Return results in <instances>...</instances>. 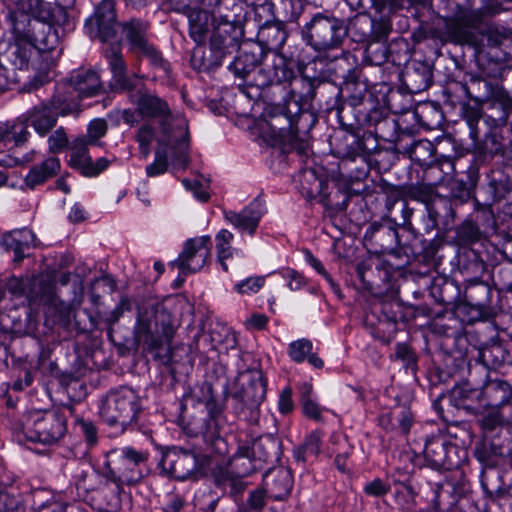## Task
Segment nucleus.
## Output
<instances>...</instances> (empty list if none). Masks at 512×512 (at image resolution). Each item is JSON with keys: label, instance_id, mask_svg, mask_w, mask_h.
<instances>
[{"label": "nucleus", "instance_id": "2eb2a0df", "mask_svg": "<svg viewBox=\"0 0 512 512\" xmlns=\"http://www.w3.org/2000/svg\"><path fill=\"white\" fill-rule=\"evenodd\" d=\"M148 26L140 20H131L123 26V31L130 44V49L149 57L153 63L163 62L161 54L149 44L146 33Z\"/></svg>", "mask_w": 512, "mask_h": 512}, {"label": "nucleus", "instance_id": "680f3d73", "mask_svg": "<svg viewBox=\"0 0 512 512\" xmlns=\"http://www.w3.org/2000/svg\"><path fill=\"white\" fill-rule=\"evenodd\" d=\"M9 146L16 145V138L14 136L13 122L4 123L0 125V145Z\"/></svg>", "mask_w": 512, "mask_h": 512}, {"label": "nucleus", "instance_id": "de8ad7c7", "mask_svg": "<svg viewBox=\"0 0 512 512\" xmlns=\"http://www.w3.org/2000/svg\"><path fill=\"white\" fill-rule=\"evenodd\" d=\"M107 132V123L103 119L92 120L87 129V137H84L89 145H95L99 138Z\"/></svg>", "mask_w": 512, "mask_h": 512}, {"label": "nucleus", "instance_id": "2f4dec72", "mask_svg": "<svg viewBox=\"0 0 512 512\" xmlns=\"http://www.w3.org/2000/svg\"><path fill=\"white\" fill-rule=\"evenodd\" d=\"M17 9L33 18L44 21L50 17V10L48 4L43 0H17Z\"/></svg>", "mask_w": 512, "mask_h": 512}, {"label": "nucleus", "instance_id": "7ed1b4c3", "mask_svg": "<svg viewBox=\"0 0 512 512\" xmlns=\"http://www.w3.org/2000/svg\"><path fill=\"white\" fill-rule=\"evenodd\" d=\"M67 430L66 418L55 411L34 410L26 413L14 427L19 443L37 442L53 445L60 441Z\"/></svg>", "mask_w": 512, "mask_h": 512}, {"label": "nucleus", "instance_id": "e2e57ef3", "mask_svg": "<svg viewBox=\"0 0 512 512\" xmlns=\"http://www.w3.org/2000/svg\"><path fill=\"white\" fill-rule=\"evenodd\" d=\"M207 28L203 24H198L193 22L192 19H190V28L189 33L191 38L197 43L201 44L205 41Z\"/></svg>", "mask_w": 512, "mask_h": 512}, {"label": "nucleus", "instance_id": "c03bdc74", "mask_svg": "<svg viewBox=\"0 0 512 512\" xmlns=\"http://www.w3.org/2000/svg\"><path fill=\"white\" fill-rule=\"evenodd\" d=\"M69 140L63 127H59L48 137V148L51 153H59L68 146Z\"/></svg>", "mask_w": 512, "mask_h": 512}, {"label": "nucleus", "instance_id": "e433bc0d", "mask_svg": "<svg viewBox=\"0 0 512 512\" xmlns=\"http://www.w3.org/2000/svg\"><path fill=\"white\" fill-rule=\"evenodd\" d=\"M376 41L370 42L365 49V58L372 65H381L386 62L388 50L384 42L379 41L380 36H375Z\"/></svg>", "mask_w": 512, "mask_h": 512}, {"label": "nucleus", "instance_id": "69168bd1", "mask_svg": "<svg viewBox=\"0 0 512 512\" xmlns=\"http://www.w3.org/2000/svg\"><path fill=\"white\" fill-rule=\"evenodd\" d=\"M248 505L255 510L263 508L265 505V492L260 489L252 491L248 498Z\"/></svg>", "mask_w": 512, "mask_h": 512}, {"label": "nucleus", "instance_id": "774afa93", "mask_svg": "<svg viewBox=\"0 0 512 512\" xmlns=\"http://www.w3.org/2000/svg\"><path fill=\"white\" fill-rule=\"evenodd\" d=\"M51 512H89L88 509L81 504L65 503L57 505Z\"/></svg>", "mask_w": 512, "mask_h": 512}, {"label": "nucleus", "instance_id": "09e8293b", "mask_svg": "<svg viewBox=\"0 0 512 512\" xmlns=\"http://www.w3.org/2000/svg\"><path fill=\"white\" fill-rule=\"evenodd\" d=\"M482 35L487 39V45L490 47L500 46L508 37L507 31L504 28L495 25L487 26L482 31Z\"/></svg>", "mask_w": 512, "mask_h": 512}, {"label": "nucleus", "instance_id": "5fc2aeb1", "mask_svg": "<svg viewBox=\"0 0 512 512\" xmlns=\"http://www.w3.org/2000/svg\"><path fill=\"white\" fill-rule=\"evenodd\" d=\"M390 491V485L376 478L364 486V492L373 497H381Z\"/></svg>", "mask_w": 512, "mask_h": 512}, {"label": "nucleus", "instance_id": "5701e85b", "mask_svg": "<svg viewBox=\"0 0 512 512\" xmlns=\"http://www.w3.org/2000/svg\"><path fill=\"white\" fill-rule=\"evenodd\" d=\"M58 116L51 111L45 102L34 106L26 114V122L34 128L40 136H45L57 122Z\"/></svg>", "mask_w": 512, "mask_h": 512}, {"label": "nucleus", "instance_id": "37998d69", "mask_svg": "<svg viewBox=\"0 0 512 512\" xmlns=\"http://www.w3.org/2000/svg\"><path fill=\"white\" fill-rule=\"evenodd\" d=\"M0 503V512H25V507L19 495L0 491Z\"/></svg>", "mask_w": 512, "mask_h": 512}, {"label": "nucleus", "instance_id": "a19ab883", "mask_svg": "<svg viewBox=\"0 0 512 512\" xmlns=\"http://www.w3.org/2000/svg\"><path fill=\"white\" fill-rule=\"evenodd\" d=\"M451 490L445 487H439L435 492V497L432 499L433 509L429 510H421L419 512H449L455 506V499L452 498L447 503L444 502L445 496H451Z\"/></svg>", "mask_w": 512, "mask_h": 512}, {"label": "nucleus", "instance_id": "6e6d98bb", "mask_svg": "<svg viewBox=\"0 0 512 512\" xmlns=\"http://www.w3.org/2000/svg\"><path fill=\"white\" fill-rule=\"evenodd\" d=\"M182 184L187 190L193 192L195 198L201 202H207L210 198L209 193L203 188L202 184L197 180L183 179Z\"/></svg>", "mask_w": 512, "mask_h": 512}, {"label": "nucleus", "instance_id": "ea45409f", "mask_svg": "<svg viewBox=\"0 0 512 512\" xmlns=\"http://www.w3.org/2000/svg\"><path fill=\"white\" fill-rule=\"evenodd\" d=\"M154 139V130L151 125H142L136 135V140L139 144V152L143 159H146L151 152V143Z\"/></svg>", "mask_w": 512, "mask_h": 512}, {"label": "nucleus", "instance_id": "412c9836", "mask_svg": "<svg viewBox=\"0 0 512 512\" xmlns=\"http://www.w3.org/2000/svg\"><path fill=\"white\" fill-rule=\"evenodd\" d=\"M452 395L456 405L474 414L483 413L482 387H473L469 382H463L453 388Z\"/></svg>", "mask_w": 512, "mask_h": 512}, {"label": "nucleus", "instance_id": "f8f14e48", "mask_svg": "<svg viewBox=\"0 0 512 512\" xmlns=\"http://www.w3.org/2000/svg\"><path fill=\"white\" fill-rule=\"evenodd\" d=\"M86 27L91 37H99L102 41L113 39L118 28L113 0H102L94 15L86 21Z\"/></svg>", "mask_w": 512, "mask_h": 512}, {"label": "nucleus", "instance_id": "13d9d810", "mask_svg": "<svg viewBox=\"0 0 512 512\" xmlns=\"http://www.w3.org/2000/svg\"><path fill=\"white\" fill-rule=\"evenodd\" d=\"M28 122L25 120L18 119L13 122L14 136L16 138V146L25 143L30 135L27 127Z\"/></svg>", "mask_w": 512, "mask_h": 512}, {"label": "nucleus", "instance_id": "0eeeda50", "mask_svg": "<svg viewBox=\"0 0 512 512\" xmlns=\"http://www.w3.org/2000/svg\"><path fill=\"white\" fill-rule=\"evenodd\" d=\"M305 33L309 45L320 52L339 47L347 35V28L340 19L318 14L305 25Z\"/></svg>", "mask_w": 512, "mask_h": 512}, {"label": "nucleus", "instance_id": "8fccbe9b", "mask_svg": "<svg viewBox=\"0 0 512 512\" xmlns=\"http://www.w3.org/2000/svg\"><path fill=\"white\" fill-rule=\"evenodd\" d=\"M305 260L306 262L313 267L320 275H322L325 280L330 285L331 289L336 293H340L339 286L335 283L332 277L327 273L323 264L319 259H317L310 251H305Z\"/></svg>", "mask_w": 512, "mask_h": 512}, {"label": "nucleus", "instance_id": "1a4fd4ad", "mask_svg": "<svg viewBox=\"0 0 512 512\" xmlns=\"http://www.w3.org/2000/svg\"><path fill=\"white\" fill-rule=\"evenodd\" d=\"M210 245L209 235L188 239L184 243L182 252L170 263V266L177 267L183 275L200 271L210 257Z\"/></svg>", "mask_w": 512, "mask_h": 512}, {"label": "nucleus", "instance_id": "9d476101", "mask_svg": "<svg viewBox=\"0 0 512 512\" xmlns=\"http://www.w3.org/2000/svg\"><path fill=\"white\" fill-rule=\"evenodd\" d=\"M159 466L165 474L178 480L195 478L199 473L197 454L177 447L163 453Z\"/></svg>", "mask_w": 512, "mask_h": 512}, {"label": "nucleus", "instance_id": "4be33fe9", "mask_svg": "<svg viewBox=\"0 0 512 512\" xmlns=\"http://www.w3.org/2000/svg\"><path fill=\"white\" fill-rule=\"evenodd\" d=\"M68 86L73 92L77 91L80 97H92L100 91L101 81L95 71L82 69L70 77Z\"/></svg>", "mask_w": 512, "mask_h": 512}, {"label": "nucleus", "instance_id": "cd10ccee", "mask_svg": "<svg viewBox=\"0 0 512 512\" xmlns=\"http://www.w3.org/2000/svg\"><path fill=\"white\" fill-rule=\"evenodd\" d=\"M233 239V233L227 229H221L215 235L217 261L225 272L228 271L227 259L233 258L234 256H244L242 250L231 246Z\"/></svg>", "mask_w": 512, "mask_h": 512}, {"label": "nucleus", "instance_id": "603ef678", "mask_svg": "<svg viewBox=\"0 0 512 512\" xmlns=\"http://www.w3.org/2000/svg\"><path fill=\"white\" fill-rule=\"evenodd\" d=\"M396 203H387L388 217L396 226H406L410 222V218L412 216L413 210L408 206L405 201L401 202L400 219L397 217H392V209Z\"/></svg>", "mask_w": 512, "mask_h": 512}, {"label": "nucleus", "instance_id": "9b49d317", "mask_svg": "<svg viewBox=\"0 0 512 512\" xmlns=\"http://www.w3.org/2000/svg\"><path fill=\"white\" fill-rule=\"evenodd\" d=\"M5 287L9 293L15 297L25 296L29 304L50 302L53 297L54 285L47 278L34 277L32 279H23L10 277L7 279Z\"/></svg>", "mask_w": 512, "mask_h": 512}, {"label": "nucleus", "instance_id": "338daca9", "mask_svg": "<svg viewBox=\"0 0 512 512\" xmlns=\"http://www.w3.org/2000/svg\"><path fill=\"white\" fill-rule=\"evenodd\" d=\"M79 428L89 444L92 445L96 443L97 432L95 426L91 422L81 421L79 423Z\"/></svg>", "mask_w": 512, "mask_h": 512}, {"label": "nucleus", "instance_id": "bb28decb", "mask_svg": "<svg viewBox=\"0 0 512 512\" xmlns=\"http://www.w3.org/2000/svg\"><path fill=\"white\" fill-rule=\"evenodd\" d=\"M248 377V384L243 389V399L251 406H258L266 397V379L260 370L250 371Z\"/></svg>", "mask_w": 512, "mask_h": 512}, {"label": "nucleus", "instance_id": "79ce46f5", "mask_svg": "<svg viewBox=\"0 0 512 512\" xmlns=\"http://www.w3.org/2000/svg\"><path fill=\"white\" fill-rule=\"evenodd\" d=\"M507 409H486L487 415L483 416L481 419V427L485 430H493L497 425H499L503 420L511 419L512 415L507 413Z\"/></svg>", "mask_w": 512, "mask_h": 512}, {"label": "nucleus", "instance_id": "39448f33", "mask_svg": "<svg viewBox=\"0 0 512 512\" xmlns=\"http://www.w3.org/2000/svg\"><path fill=\"white\" fill-rule=\"evenodd\" d=\"M175 327L171 316L165 311L139 312L134 327V337L147 349L154 350L169 345L173 339Z\"/></svg>", "mask_w": 512, "mask_h": 512}, {"label": "nucleus", "instance_id": "f3484780", "mask_svg": "<svg viewBox=\"0 0 512 512\" xmlns=\"http://www.w3.org/2000/svg\"><path fill=\"white\" fill-rule=\"evenodd\" d=\"M35 234L29 229L7 232L2 236V245L7 251L14 253L13 261L20 263L29 256L28 251L35 247Z\"/></svg>", "mask_w": 512, "mask_h": 512}, {"label": "nucleus", "instance_id": "4468645a", "mask_svg": "<svg viewBox=\"0 0 512 512\" xmlns=\"http://www.w3.org/2000/svg\"><path fill=\"white\" fill-rule=\"evenodd\" d=\"M264 212L263 204L258 200H254L240 212L225 210L223 214L225 221L240 233H248L252 236L258 228Z\"/></svg>", "mask_w": 512, "mask_h": 512}, {"label": "nucleus", "instance_id": "dca6fc26", "mask_svg": "<svg viewBox=\"0 0 512 512\" xmlns=\"http://www.w3.org/2000/svg\"><path fill=\"white\" fill-rule=\"evenodd\" d=\"M482 409H508L512 403V386L502 379H488L482 386Z\"/></svg>", "mask_w": 512, "mask_h": 512}, {"label": "nucleus", "instance_id": "393cba45", "mask_svg": "<svg viewBox=\"0 0 512 512\" xmlns=\"http://www.w3.org/2000/svg\"><path fill=\"white\" fill-rule=\"evenodd\" d=\"M73 91L67 85L58 86L55 94L45 102L51 111L59 116H66L78 109V100L72 95Z\"/></svg>", "mask_w": 512, "mask_h": 512}, {"label": "nucleus", "instance_id": "58836bf2", "mask_svg": "<svg viewBox=\"0 0 512 512\" xmlns=\"http://www.w3.org/2000/svg\"><path fill=\"white\" fill-rule=\"evenodd\" d=\"M265 284V276H251L237 282L233 289L241 295L257 293Z\"/></svg>", "mask_w": 512, "mask_h": 512}, {"label": "nucleus", "instance_id": "4d7b16f0", "mask_svg": "<svg viewBox=\"0 0 512 512\" xmlns=\"http://www.w3.org/2000/svg\"><path fill=\"white\" fill-rule=\"evenodd\" d=\"M482 357L484 361H489V358L492 359L493 365H498L504 361V351L501 345L495 344L486 348L482 352Z\"/></svg>", "mask_w": 512, "mask_h": 512}, {"label": "nucleus", "instance_id": "6ab92c4d", "mask_svg": "<svg viewBox=\"0 0 512 512\" xmlns=\"http://www.w3.org/2000/svg\"><path fill=\"white\" fill-rule=\"evenodd\" d=\"M61 169L60 160L51 156L31 167L27 175L24 177L26 188L34 190L36 187L43 185L46 181L56 176Z\"/></svg>", "mask_w": 512, "mask_h": 512}, {"label": "nucleus", "instance_id": "3c124183", "mask_svg": "<svg viewBox=\"0 0 512 512\" xmlns=\"http://www.w3.org/2000/svg\"><path fill=\"white\" fill-rule=\"evenodd\" d=\"M374 29V21L366 17L356 18L352 23L351 30H359V37L357 41L367 40Z\"/></svg>", "mask_w": 512, "mask_h": 512}, {"label": "nucleus", "instance_id": "473e14b6", "mask_svg": "<svg viewBox=\"0 0 512 512\" xmlns=\"http://www.w3.org/2000/svg\"><path fill=\"white\" fill-rule=\"evenodd\" d=\"M345 90L348 92V102L353 107L363 104L367 97L370 96L368 83L365 79L361 78L347 82Z\"/></svg>", "mask_w": 512, "mask_h": 512}, {"label": "nucleus", "instance_id": "052dcab7", "mask_svg": "<svg viewBox=\"0 0 512 512\" xmlns=\"http://www.w3.org/2000/svg\"><path fill=\"white\" fill-rule=\"evenodd\" d=\"M111 160H109L106 157L98 158L96 161H91V164L89 165L88 170H86V177H95L98 176L100 173L105 171Z\"/></svg>", "mask_w": 512, "mask_h": 512}, {"label": "nucleus", "instance_id": "a878e982", "mask_svg": "<svg viewBox=\"0 0 512 512\" xmlns=\"http://www.w3.org/2000/svg\"><path fill=\"white\" fill-rule=\"evenodd\" d=\"M107 59L113 74V86L120 90L133 89L135 87L134 81L137 77L136 75H133V77L127 75V66L121 54L112 50L111 53L107 55Z\"/></svg>", "mask_w": 512, "mask_h": 512}, {"label": "nucleus", "instance_id": "f257e3e1", "mask_svg": "<svg viewBox=\"0 0 512 512\" xmlns=\"http://www.w3.org/2000/svg\"><path fill=\"white\" fill-rule=\"evenodd\" d=\"M138 112L145 117L161 118L165 139L160 140L165 146H172L173 160L176 165L186 168L189 164V133L185 118L172 116L168 104L156 95L143 93L137 101Z\"/></svg>", "mask_w": 512, "mask_h": 512}, {"label": "nucleus", "instance_id": "4c0bfd02", "mask_svg": "<svg viewBox=\"0 0 512 512\" xmlns=\"http://www.w3.org/2000/svg\"><path fill=\"white\" fill-rule=\"evenodd\" d=\"M323 434L320 431L311 432L302 444L298 459L305 460L307 456L317 457L321 451Z\"/></svg>", "mask_w": 512, "mask_h": 512}, {"label": "nucleus", "instance_id": "bf43d9fd", "mask_svg": "<svg viewBox=\"0 0 512 512\" xmlns=\"http://www.w3.org/2000/svg\"><path fill=\"white\" fill-rule=\"evenodd\" d=\"M278 408L282 414H288L293 410L294 404L292 400V391L290 388H285L282 390L278 400Z\"/></svg>", "mask_w": 512, "mask_h": 512}, {"label": "nucleus", "instance_id": "864d4df0", "mask_svg": "<svg viewBox=\"0 0 512 512\" xmlns=\"http://www.w3.org/2000/svg\"><path fill=\"white\" fill-rule=\"evenodd\" d=\"M281 274L291 291H298L306 285L305 278L294 269H285Z\"/></svg>", "mask_w": 512, "mask_h": 512}, {"label": "nucleus", "instance_id": "c9c22d12", "mask_svg": "<svg viewBox=\"0 0 512 512\" xmlns=\"http://www.w3.org/2000/svg\"><path fill=\"white\" fill-rule=\"evenodd\" d=\"M278 443L276 439L271 436L259 437L253 441V450L255 459L260 461H268L273 455L276 454Z\"/></svg>", "mask_w": 512, "mask_h": 512}, {"label": "nucleus", "instance_id": "ddd939ff", "mask_svg": "<svg viewBox=\"0 0 512 512\" xmlns=\"http://www.w3.org/2000/svg\"><path fill=\"white\" fill-rule=\"evenodd\" d=\"M466 122L469 126V135L474 142V148L481 154L486 155H502L508 146L502 133L497 130H491L484 138L482 142H478V129L477 124L480 116L477 112H471V114L465 115Z\"/></svg>", "mask_w": 512, "mask_h": 512}, {"label": "nucleus", "instance_id": "c756f323", "mask_svg": "<svg viewBox=\"0 0 512 512\" xmlns=\"http://www.w3.org/2000/svg\"><path fill=\"white\" fill-rule=\"evenodd\" d=\"M206 442L210 443L215 452L224 455L228 452L226 441L220 437L218 423L214 416L209 415L205 420V427L201 431Z\"/></svg>", "mask_w": 512, "mask_h": 512}, {"label": "nucleus", "instance_id": "a211bd4d", "mask_svg": "<svg viewBox=\"0 0 512 512\" xmlns=\"http://www.w3.org/2000/svg\"><path fill=\"white\" fill-rule=\"evenodd\" d=\"M123 486L104 479L93 496L96 509L99 512H118L121 509V493Z\"/></svg>", "mask_w": 512, "mask_h": 512}, {"label": "nucleus", "instance_id": "b1692460", "mask_svg": "<svg viewBox=\"0 0 512 512\" xmlns=\"http://www.w3.org/2000/svg\"><path fill=\"white\" fill-rule=\"evenodd\" d=\"M288 355L292 361L303 363L307 361L313 368L322 369L323 360L313 352V343L307 338L292 341L288 345Z\"/></svg>", "mask_w": 512, "mask_h": 512}, {"label": "nucleus", "instance_id": "f03ea898", "mask_svg": "<svg viewBox=\"0 0 512 512\" xmlns=\"http://www.w3.org/2000/svg\"><path fill=\"white\" fill-rule=\"evenodd\" d=\"M258 54L254 52L241 51L234 61L229 65L230 71L240 79L245 80L249 85L258 88L272 84H281L294 78V70L287 63L284 56L273 54L271 67L258 68Z\"/></svg>", "mask_w": 512, "mask_h": 512}, {"label": "nucleus", "instance_id": "aec40b11", "mask_svg": "<svg viewBox=\"0 0 512 512\" xmlns=\"http://www.w3.org/2000/svg\"><path fill=\"white\" fill-rule=\"evenodd\" d=\"M264 481L269 496L275 500L286 498L293 486L292 474L289 469L284 467L271 470L265 476Z\"/></svg>", "mask_w": 512, "mask_h": 512}, {"label": "nucleus", "instance_id": "f704fd0d", "mask_svg": "<svg viewBox=\"0 0 512 512\" xmlns=\"http://www.w3.org/2000/svg\"><path fill=\"white\" fill-rule=\"evenodd\" d=\"M301 404L305 416L319 421L324 408L320 407L313 397V388L311 384L305 383L302 386Z\"/></svg>", "mask_w": 512, "mask_h": 512}, {"label": "nucleus", "instance_id": "a18cd8bd", "mask_svg": "<svg viewBox=\"0 0 512 512\" xmlns=\"http://www.w3.org/2000/svg\"><path fill=\"white\" fill-rule=\"evenodd\" d=\"M351 10L358 11L361 14L366 13L373 8L380 13L385 7V0H344Z\"/></svg>", "mask_w": 512, "mask_h": 512}, {"label": "nucleus", "instance_id": "6e6552de", "mask_svg": "<svg viewBox=\"0 0 512 512\" xmlns=\"http://www.w3.org/2000/svg\"><path fill=\"white\" fill-rule=\"evenodd\" d=\"M459 448L442 433L428 437L424 445V457L434 469L451 470L461 463Z\"/></svg>", "mask_w": 512, "mask_h": 512}, {"label": "nucleus", "instance_id": "72a5a7b5", "mask_svg": "<svg viewBox=\"0 0 512 512\" xmlns=\"http://www.w3.org/2000/svg\"><path fill=\"white\" fill-rule=\"evenodd\" d=\"M491 290L484 283H474L465 290L466 300L473 306L484 308L490 302Z\"/></svg>", "mask_w": 512, "mask_h": 512}, {"label": "nucleus", "instance_id": "7c9ffc66", "mask_svg": "<svg viewBox=\"0 0 512 512\" xmlns=\"http://www.w3.org/2000/svg\"><path fill=\"white\" fill-rule=\"evenodd\" d=\"M268 125L273 137L278 142L283 144L290 142V144L293 145L292 139L294 138V135L292 133V122L289 117L286 115L272 117Z\"/></svg>", "mask_w": 512, "mask_h": 512}, {"label": "nucleus", "instance_id": "0e129e2a", "mask_svg": "<svg viewBox=\"0 0 512 512\" xmlns=\"http://www.w3.org/2000/svg\"><path fill=\"white\" fill-rule=\"evenodd\" d=\"M184 506V499L178 494L168 495V499L164 504V512H179Z\"/></svg>", "mask_w": 512, "mask_h": 512}, {"label": "nucleus", "instance_id": "c85d7f7f", "mask_svg": "<svg viewBox=\"0 0 512 512\" xmlns=\"http://www.w3.org/2000/svg\"><path fill=\"white\" fill-rule=\"evenodd\" d=\"M87 141L84 137L77 138L73 142L72 151L70 153L69 165L85 176L91 164L92 158L88 153Z\"/></svg>", "mask_w": 512, "mask_h": 512}, {"label": "nucleus", "instance_id": "423d86ee", "mask_svg": "<svg viewBox=\"0 0 512 512\" xmlns=\"http://www.w3.org/2000/svg\"><path fill=\"white\" fill-rule=\"evenodd\" d=\"M146 456L131 447H123L111 451L106 462L103 479H110L120 485H133L144 476L143 465Z\"/></svg>", "mask_w": 512, "mask_h": 512}, {"label": "nucleus", "instance_id": "49530a36", "mask_svg": "<svg viewBox=\"0 0 512 512\" xmlns=\"http://www.w3.org/2000/svg\"><path fill=\"white\" fill-rule=\"evenodd\" d=\"M168 167L166 150L157 149L155 151L154 162L146 167V174L149 177L161 175L166 172Z\"/></svg>", "mask_w": 512, "mask_h": 512}, {"label": "nucleus", "instance_id": "20e7f679", "mask_svg": "<svg viewBox=\"0 0 512 512\" xmlns=\"http://www.w3.org/2000/svg\"><path fill=\"white\" fill-rule=\"evenodd\" d=\"M141 409L140 398L128 387L110 392L100 406V416L111 427L123 431L127 425L136 420Z\"/></svg>", "mask_w": 512, "mask_h": 512}]
</instances>
